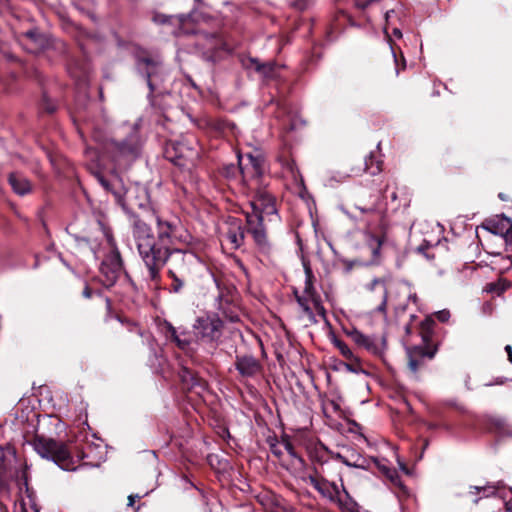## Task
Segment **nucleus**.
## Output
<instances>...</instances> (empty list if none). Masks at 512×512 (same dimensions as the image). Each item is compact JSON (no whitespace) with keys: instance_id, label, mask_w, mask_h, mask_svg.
<instances>
[{"instance_id":"5","label":"nucleus","mask_w":512,"mask_h":512,"mask_svg":"<svg viewBox=\"0 0 512 512\" xmlns=\"http://www.w3.org/2000/svg\"><path fill=\"white\" fill-rule=\"evenodd\" d=\"M167 158L175 165L190 170L199 159V149L194 139L184 138L170 142L166 148Z\"/></svg>"},{"instance_id":"35","label":"nucleus","mask_w":512,"mask_h":512,"mask_svg":"<svg viewBox=\"0 0 512 512\" xmlns=\"http://www.w3.org/2000/svg\"><path fill=\"white\" fill-rule=\"evenodd\" d=\"M188 378H190V380H191V386L198 384V379L195 378L190 371H188L187 369H184L183 374H182V379H183V381L186 382L188 380Z\"/></svg>"},{"instance_id":"15","label":"nucleus","mask_w":512,"mask_h":512,"mask_svg":"<svg viewBox=\"0 0 512 512\" xmlns=\"http://www.w3.org/2000/svg\"><path fill=\"white\" fill-rule=\"evenodd\" d=\"M216 309L230 322L240 320L239 308L228 295L220 294L216 299Z\"/></svg>"},{"instance_id":"7","label":"nucleus","mask_w":512,"mask_h":512,"mask_svg":"<svg viewBox=\"0 0 512 512\" xmlns=\"http://www.w3.org/2000/svg\"><path fill=\"white\" fill-rule=\"evenodd\" d=\"M194 330L202 340L218 342L222 336L223 321L218 314H207L196 320Z\"/></svg>"},{"instance_id":"16","label":"nucleus","mask_w":512,"mask_h":512,"mask_svg":"<svg viewBox=\"0 0 512 512\" xmlns=\"http://www.w3.org/2000/svg\"><path fill=\"white\" fill-rule=\"evenodd\" d=\"M22 43L33 54L42 51L46 45V38L36 29L29 30L22 35Z\"/></svg>"},{"instance_id":"18","label":"nucleus","mask_w":512,"mask_h":512,"mask_svg":"<svg viewBox=\"0 0 512 512\" xmlns=\"http://www.w3.org/2000/svg\"><path fill=\"white\" fill-rule=\"evenodd\" d=\"M408 367L413 374H416L420 367L424 365L425 359H432L434 352L426 351L422 347H415L408 351Z\"/></svg>"},{"instance_id":"24","label":"nucleus","mask_w":512,"mask_h":512,"mask_svg":"<svg viewBox=\"0 0 512 512\" xmlns=\"http://www.w3.org/2000/svg\"><path fill=\"white\" fill-rule=\"evenodd\" d=\"M252 67L265 78H274L277 75V66L273 62L260 63L257 59H250Z\"/></svg>"},{"instance_id":"48","label":"nucleus","mask_w":512,"mask_h":512,"mask_svg":"<svg viewBox=\"0 0 512 512\" xmlns=\"http://www.w3.org/2000/svg\"><path fill=\"white\" fill-rule=\"evenodd\" d=\"M290 169H291V172L293 174V177L296 178V173L298 174V170L297 171H294V166L293 164L290 165Z\"/></svg>"},{"instance_id":"29","label":"nucleus","mask_w":512,"mask_h":512,"mask_svg":"<svg viewBox=\"0 0 512 512\" xmlns=\"http://www.w3.org/2000/svg\"><path fill=\"white\" fill-rule=\"evenodd\" d=\"M365 170L373 176L379 174L382 171V161L374 154H370L365 159Z\"/></svg>"},{"instance_id":"36","label":"nucleus","mask_w":512,"mask_h":512,"mask_svg":"<svg viewBox=\"0 0 512 512\" xmlns=\"http://www.w3.org/2000/svg\"><path fill=\"white\" fill-rule=\"evenodd\" d=\"M271 452L276 456V457H281L282 454H283V445H282V442L281 443H278V444H272L271 447Z\"/></svg>"},{"instance_id":"44","label":"nucleus","mask_w":512,"mask_h":512,"mask_svg":"<svg viewBox=\"0 0 512 512\" xmlns=\"http://www.w3.org/2000/svg\"><path fill=\"white\" fill-rule=\"evenodd\" d=\"M139 498H140V496H139V495H130V496L128 497V505H129V506H133V505H134V503H135V500H136V499H139Z\"/></svg>"},{"instance_id":"23","label":"nucleus","mask_w":512,"mask_h":512,"mask_svg":"<svg viewBox=\"0 0 512 512\" xmlns=\"http://www.w3.org/2000/svg\"><path fill=\"white\" fill-rule=\"evenodd\" d=\"M336 458L348 467L362 468L366 467V460L355 451H350L349 455L337 454Z\"/></svg>"},{"instance_id":"17","label":"nucleus","mask_w":512,"mask_h":512,"mask_svg":"<svg viewBox=\"0 0 512 512\" xmlns=\"http://www.w3.org/2000/svg\"><path fill=\"white\" fill-rule=\"evenodd\" d=\"M347 334L355 344L366 349L368 352L372 354H379L381 352V347L374 337L365 335L357 329H353Z\"/></svg>"},{"instance_id":"42","label":"nucleus","mask_w":512,"mask_h":512,"mask_svg":"<svg viewBox=\"0 0 512 512\" xmlns=\"http://www.w3.org/2000/svg\"><path fill=\"white\" fill-rule=\"evenodd\" d=\"M97 179L106 190L110 189L109 182L104 177L97 175Z\"/></svg>"},{"instance_id":"25","label":"nucleus","mask_w":512,"mask_h":512,"mask_svg":"<svg viewBox=\"0 0 512 512\" xmlns=\"http://www.w3.org/2000/svg\"><path fill=\"white\" fill-rule=\"evenodd\" d=\"M8 480H15L18 486L21 485L22 481L26 484L25 472L18 468L9 470L0 468V481L7 482Z\"/></svg>"},{"instance_id":"22","label":"nucleus","mask_w":512,"mask_h":512,"mask_svg":"<svg viewBox=\"0 0 512 512\" xmlns=\"http://www.w3.org/2000/svg\"><path fill=\"white\" fill-rule=\"evenodd\" d=\"M406 14H405V10L403 8L402 5H396L394 8L386 11L385 13V26H384V32L386 34V36L388 37V39H390V34H389V28L391 25H394V20L397 19V20H401L402 17H405ZM391 40H389L390 42Z\"/></svg>"},{"instance_id":"14","label":"nucleus","mask_w":512,"mask_h":512,"mask_svg":"<svg viewBox=\"0 0 512 512\" xmlns=\"http://www.w3.org/2000/svg\"><path fill=\"white\" fill-rule=\"evenodd\" d=\"M365 289L370 293L376 294L380 299V303L375 308V311L386 314L388 291L385 279L374 278L371 282L365 285Z\"/></svg>"},{"instance_id":"30","label":"nucleus","mask_w":512,"mask_h":512,"mask_svg":"<svg viewBox=\"0 0 512 512\" xmlns=\"http://www.w3.org/2000/svg\"><path fill=\"white\" fill-rule=\"evenodd\" d=\"M333 343H334L335 347L338 348L339 352L341 353V355L344 358H346L349 361H354V362L359 363V359L354 355L352 350L349 348V346L345 342H343L342 340H339V339H335Z\"/></svg>"},{"instance_id":"4","label":"nucleus","mask_w":512,"mask_h":512,"mask_svg":"<svg viewBox=\"0 0 512 512\" xmlns=\"http://www.w3.org/2000/svg\"><path fill=\"white\" fill-rule=\"evenodd\" d=\"M31 444L38 455L53 461L61 469L66 471L76 470L79 467L78 462L80 459H91L85 463L91 466H98L102 459L101 456L98 458L93 457L92 453L94 448L91 444H86L82 448L81 455L77 459L72 457L70 450L64 443L52 438L36 435Z\"/></svg>"},{"instance_id":"45","label":"nucleus","mask_w":512,"mask_h":512,"mask_svg":"<svg viewBox=\"0 0 512 512\" xmlns=\"http://www.w3.org/2000/svg\"><path fill=\"white\" fill-rule=\"evenodd\" d=\"M355 208L360 210L362 213H371V212L374 211V209H372V208H361V207H358V206H356Z\"/></svg>"},{"instance_id":"2","label":"nucleus","mask_w":512,"mask_h":512,"mask_svg":"<svg viewBox=\"0 0 512 512\" xmlns=\"http://www.w3.org/2000/svg\"><path fill=\"white\" fill-rule=\"evenodd\" d=\"M238 164L244 184L254 193V198L250 203L251 213H257L263 217L276 215L275 198L266 189L263 181L266 170L264 159L260 155L254 156L248 153L238 156Z\"/></svg>"},{"instance_id":"19","label":"nucleus","mask_w":512,"mask_h":512,"mask_svg":"<svg viewBox=\"0 0 512 512\" xmlns=\"http://www.w3.org/2000/svg\"><path fill=\"white\" fill-rule=\"evenodd\" d=\"M498 489L499 483H487L481 486H470L468 494L470 496H478L473 499L474 503H478L482 498H488L495 495Z\"/></svg>"},{"instance_id":"37","label":"nucleus","mask_w":512,"mask_h":512,"mask_svg":"<svg viewBox=\"0 0 512 512\" xmlns=\"http://www.w3.org/2000/svg\"><path fill=\"white\" fill-rule=\"evenodd\" d=\"M436 318L440 322H446L450 318V312L448 310H441L436 313Z\"/></svg>"},{"instance_id":"52","label":"nucleus","mask_w":512,"mask_h":512,"mask_svg":"<svg viewBox=\"0 0 512 512\" xmlns=\"http://www.w3.org/2000/svg\"><path fill=\"white\" fill-rule=\"evenodd\" d=\"M391 49H392V51H394V49H393V46H392V45H391ZM393 57H394V59L396 60V54H395V52H393Z\"/></svg>"},{"instance_id":"12","label":"nucleus","mask_w":512,"mask_h":512,"mask_svg":"<svg viewBox=\"0 0 512 512\" xmlns=\"http://www.w3.org/2000/svg\"><path fill=\"white\" fill-rule=\"evenodd\" d=\"M113 146L119 156L136 158L141 146V139L137 129H134L132 134L124 141L114 142Z\"/></svg>"},{"instance_id":"13","label":"nucleus","mask_w":512,"mask_h":512,"mask_svg":"<svg viewBox=\"0 0 512 512\" xmlns=\"http://www.w3.org/2000/svg\"><path fill=\"white\" fill-rule=\"evenodd\" d=\"M307 481L323 497L332 501L338 498L339 488L334 482H330L318 475H309Z\"/></svg>"},{"instance_id":"10","label":"nucleus","mask_w":512,"mask_h":512,"mask_svg":"<svg viewBox=\"0 0 512 512\" xmlns=\"http://www.w3.org/2000/svg\"><path fill=\"white\" fill-rule=\"evenodd\" d=\"M263 219L264 217L260 214L246 213L247 232L252 235L255 243L261 248H265L268 244Z\"/></svg>"},{"instance_id":"33","label":"nucleus","mask_w":512,"mask_h":512,"mask_svg":"<svg viewBox=\"0 0 512 512\" xmlns=\"http://www.w3.org/2000/svg\"><path fill=\"white\" fill-rule=\"evenodd\" d=\"M309 301H311V298H308L305 294L304 296H297V302L302 307L304 313L309 317H313V311L309 306Z\"/></svg>"},{"instance_id":"3","label":"nucleus","mask_w":512,"mask_h":512,"mask_svg":"<svg viewBox=\"0 0 512 512\" xmlns=\"http://www.w3.org/2000/svg\"><path fill=\"white\" fill-rule=\"evenodd\" d=\"M132 236L139 252V236L146 231L152 239L154 249L165 248L168 250L177 249L178 245H188L192 239L189 231L184 227L181 221L176 217L164 218L156 217L157 238H155L151 227L137 216L131 218Z\"/></svg>"},{"instance_id":"47","label":"nucleus","mask_w":512,"mask_h":512,"mask_svg":"<svg viewBox=\"0 0 512 512\" xmlns=\"http://www.w3.org/2000/svg\"><path fill=\"white\" fill-rule=\"evenodd\" d=\"M409 299L412 300L414 303L417 301V295L416 294H410Z\"/></svg>"},{"instance_id":"51","label":"nucleus","mask_w":512,"mask_h":512,"mask_svg":"<svg viewBox=\"0 0 512 512\" xmlns=\"http://www.w3.org/2000/svg\"><path fill=\"white\" fill-rule=\"evenodd\" d=\"M8 0H0V4H7Z\"/></svg>"},{"instance_id":"21","label":"nucleus","mask_w":512,"mask_h":512,"mask_svg":"<svg viewBox=\"0 0 512 512\" xmlns=\"http://www.w3.org/2000/svg\"><path fill=\"white\" fill-rule=\"evenodd\" d=\"M226 239L231 243L233 249L239 248L244 242V230L238 223L230 225Z\"/></svg>"},{"instance_id":"8","label":"nucleus","mask_w":512,"mask_h":512,"mask_svg":"<svg viewBox=\"0 0 512 512\" xmlns=\"http://www.w3.org/2000/svg\"><path fill=\"white\" fill-rule=\"evenodd\" d=\"M138 71L145 76L147 85L151 92H153L158 84L163 80L162 75L164 68L162 62L158 58L143 57L137 61Z\"/></svg>"},{"instance_id":"9","label":"nucleus","mask_w":512,"mask_h":512,"mask_svg":"<svg viewBox=\"0 0 512 512\" xmlns=\"http://www.w3.org/2000/svg\"><path fill=\"white\" fill-rule=\"evenodd\" d=\"M234 366L242 381L258 377L263 369L260 361L250 354L237 355Z\"/></svg>"},{"instance_id":"31","label":"nucleus","mask_w":512,"mask_h":512,"mask_svg":"<svg viewBox=\"0 0 512 512\" xmlns=\"http://www.w3.org/2000/svg\"><path fill=\"white\" fill-rule=\"evenodd\" d=\"M375 463L378 467V469L388 478L391 480V482H393L394 484H398L399 483V476L397 474V472L395 471V469L393 468H390L388 467L387 464L379 461V460H375Z\"/></svg>"},{"instance_id":"34","label":"nucleus","mask_w":512,"mask_h":512,"mask_svg":"<svg viewBox=\"0 0 512 512\" xmlns=\"http://www.w3.org/2000/svg\"><path fill=\"white\" fill-rule=\"evenodd\" d=\"M503 218L501 219H491V220H488L485 227L491 231L492 233H494V228L497 227L498 229H501L502 228V225L500 224V221L502 220Z\"/></svg>"},{"instance_id":"50","label":"nucleus","mask_w":512,"mask_h":512,"mask_svg":"<svg viewBox=\"0 0 512 512\" xmlns=\"http://www.w3.org/2000/svg\"><path fill=\"white\" fill-rule=\"evenodd\" d=\"M391 199H392L393 201L397 199V194H396V192H393V193L391 194Z\"/></svg>"},{"instance_id":"1","label":"nucleus","mask_w":512,"mask_h":512,"mask_svg":"<svg viewBox=\"0 0 512 512\" xmlns=\"http://www.w3.org/2000/svg\"><path fill=\"white\" fill-rule=\"evenodd\" d=\"M145 233L146 231H142L141 237L138 238L140 240L139 256L147 268V278L158 283L160 270L167 263V274L171 280L168 291L173 294L182 293L194 274L204 268L202 260L195 253L180 248L154 249L151 237Z\"/></svg>"},{"instance_id":"28","label":"nucleus","mask_w":512,"mask_h":512,"mask_svg":"<svg viewBox=\"0 0 512 512\" xmlns=\"http://www.w3.org/2000/svg\"><path fill=\"white\" fill-rule=\"evenodd\" d=\"M305 275H306V279H305V286H304V294L308 297V298H311V301L316 305L318 306V302L316 300V292H315V289H314V286H313V273L310 269V267L308 266H305Z\"/></svg>"},{"instance_id":"27","label":"nucleus","mask_w":512,"mask_h":512,"mask_svg":"<svg viewBox=\"0 0 512 512\" xmlns=\"http://www.w3.org/2000/svg\"><path fill=\"white\" fill-rule=\"evenodd\" d=\"M500 224L502 225V228L498 229L495 227L494 234L501 235L504 238L506 245L512 248V223L508 218H503L500 221Z\"/></svg>"},{"instance_id":"40","label":"nucleus","mask_w":512,"mask_h":512,"mask_svg":"<svg viewBox=\"0 0 512 512\" xmlns=\"http://www.w3.org/2000/svg\"><path fill=\"white\" fill-rule=\"evenodd\" d=\"M389 30L392 31V35L395 36L396 38L400 39L402 37V32H401V29L399 27L391 25Z\"/></svg>"},{"instance_id":"39","label":"nucleus","mask_w":512,"mask_h":512,"mask_svg":"<svg viewBox=\"0 0 512 512\" xmlns=\"http://www.w3.org/2000/svg\"><path fill=\"white\" fill-rule=\"evenodd\" d=\"M43 108L48 112V113H53L55 111V106L54 104L48 102V100L46 98L43 99Z\"/></svg>"},{"instance_id":"46","label":"nucleus","mask_w":512,"mask_h":512,"mask_svg":"<svg viewBox=\"0 0 512 512\" xmlns=\"http://www.w3.org/2000/svg\"><path fill=\"white\" fill-rule=\"evenodd\" d=\"M346 369L350 372L357 373L358 370L352 364H346Z\"/></svg>"},{"instance_id":"26","label":"nucleus","mask_w":512,"mask_h":512,"mask_svg":"<svg viewBox=\"0 0 512 512\" xmlns=\"http://www.w3.org/2000/svg\"><path fill=\"white\" fill-rule=\"evenodd\" d=\"M165 335L167 338H170L173 342L176 343V345L181 349V350H186L189 345H190V341L186 338H180V336L178 335L177 333V330L176 328L169 322H165Z\"/></svg>"},{"instance_id":"32","label":"nucleus","mask_w":512,"mask_h":512,"mask_svg":"<svg viewBox=\"0 0 512 512\" xmlns=\"http://www.w3.org/2000/svg\"><path fill=\"white\" fill-rule=\"evenodd\" d=\"M283 449L288 453V455L300 465L303 464V459L297 454L293 444L288 440L282 441Z\"/></svg>"},{"instance_id":"43","label":"nucleus","mask_w":512,"mask_h":512,"mask_svg":"<svg viewBox=\"0 0 512 512\" xmlns=\"http://www.w3.org/2000/svg\"><path fill=\"white\" fill-rule=\"evenodd\" d=\"M505 351L507 352L509 362L512 363V347L510 345H506Z\"/></svg>"},{"instance_id":"38","label":"nucleus","mask_w":512,"mask_h":512,"mask_svg":"<svg viewBox=\"0 0 512 512\" xmlns=\"http://www.w3.org/2000/svg\"><path fill=\"white\" fill-rule=\"evenodd\" d=\"M311 1L312 0H295L294 6L299 10H304L310 5Z\"/></svg>"},{"instance_id":"49","label":"nucleus","mask_w":512,"mask_h":512,"mask_svg":"<svg viewBox=\"0 0 512 512\" xmlns=\"http://www.w3.org/2000/svg\"><path fill=\"white\" fill-rule=\"evenodd\" d=\"M505 380L506 379L502 377V378H499L495 383L496 384H503L505 382Z\"/></svg>"},{"instance_id":"20","label":"nucleus","mask_w":512,"mask_h":512,"mask_svg":"<svg viewBox=\"0 0 512 512\" xmlns=\"http://www.w3.org/2000/svg\"><path fill=\"white\" fill-rule=\"evenodd\" d=\"M9 183L13 191L18 195H25L31 191V184L26 177L18 173L9 176Z\"/></svg>"},{"instance_id":"6","label":"nucleus","mask_w":512,"mask_h":512,"mask_svg":"<svg viewBox=\"0 0 512 512\" xmlns=\"http://www.w3.org/2000/svg\"><path fill=\"white\" fill-rule=\"evenodd\" d=\"M108 243L110 252L106 255L100 267V281L105 287L114 285L123 272V262L119 250L112 238H108Z\"/></svg>"},{"instance_id":"11","label":"nucleus","mask_w":512,"mask_h":512,"mask_svg":"<svg viewBox=\"0 0 512 512\" xmlns=\"http://www.w3.org/2000/svg\"><path fill=\"white\" fill-rule=\"evenodd\" d=\"M189 19L186 14L179 15H167L160 12H155L152 17V21L158 25H169L173 27L172 34L180 36L185 34L186 31L183 29V25Z\"/></svg>"},{"instance_id":"41","label":"nucleus","mask_w":512,"mask_h":512,"mask_svg":"<svg viewBox=\"0 0 512 512\" xmlns=\"http://www.w3.org/2000/svg\"><path fill=\"white\" fill-rule=\"evenodd\" d=\"M92 294H93V292H92L91 288L86 284L83 289V292H82L83 297L89 299L92 297Z\"/></svg>"}]
</instances>
